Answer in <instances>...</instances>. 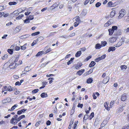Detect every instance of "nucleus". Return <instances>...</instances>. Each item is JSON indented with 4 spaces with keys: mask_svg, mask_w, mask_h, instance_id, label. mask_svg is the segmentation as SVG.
<instances>
[{
    "mask_svg": "<svg viewBox=\"0 0 129 129\" xmlns=\"http://www.w3.org/2000/svg\"><path fill=\"white\" fill-rule=\"evenodd\" d=\"M120 15L118 16L119 18H122L125 14V11L123 9L121 10L119 12Z\"/></svg>",
    "mask_w": 129,
    "mask_h": 129,
    "instance_id": "f257e3e1",
    "label": "nucleus"
},
{
    "mask_svg": "<svg viewBox=\"0 0 129 129\" xmlns=\"http://www.w3.org/2000/svg\"><path fill=\"white\" fill-rule=\"evenodd\" d=\"M87 13V10L86 9H84L80 14V16L81 17H82L83 16H84L86 15Z\"/></svg>",
    "mask_w": 129,
    "mask_h": 129,
    "instance_id": "f03ea898",
    "label": "nucleus"
},
{
    "mask_svg": "<svg viewBox=\"0 0 129 129\" xmlns=\"http://www.w3.org/2000/svg\"><path fill=\"white\" fill-rule=\"evenodd\" d=\"M48 46H47L44 48L45 50H46L44 52V54H46L48 53L52 50L51 48H48Z\"/></svg>",
    "mask_w": 129,
    "mask_h": 129,
    "instance_id": "7ed1b4c3",
    "label": "nucleus"
},
{
    "mask_svg": "<svg viewBox=\"0 0 129 129\" xmlns=\"http://www.w3.org/2000/svg\"><path fill=\"white\" fill-rule=\"evenodd\" d=\"M126 95L127 94L126 93H124L122 95L121 98V100L122 101H124L126 100Z\"/></svg>",
    "mask_w": 129,
    "mask_h": 129,
    "instance_id": "20e7f679",
    "label": "nucleus"
},
{
    "mask_svg": "<svg viewBox=\"0 0 129 129\" xmlns=\"http://www.w3.org/2000/svg\"><path fill=\"white\" fill-rule=\"evenodd\" d=\"M109 77H107L104 79V80L102 81V82L104 84H106L109 81Z\"/></svg>",
    "mask_w": 129,
    "mask_h": 129,
    "instance_id": "39448f33",
    "label": "nucleus"
},
{
    "mask_svg": "<svg viewBox=\"0 0 129 129\" xmlns=\"http://www.w3.org/2000/svg\"><path fill=\"white\" fill-rule=\"evenodd\" d=\"M84 71L85 70L84 69H81L78 71L77 72L76 74L80 76L84 72Z\"/></svg>",
    "mask_w": 129,
    "mask_h": 129,
    "instance_id": "423d86ee",
    "label": "nucleus"
},
{
    "mask_svg": "<svg viewBox=\"0 0 129 129\" xmlns=\"http://www.w3.org/2000/svg\"><path fill=\"white\" fill-rule=\"evenodd\" d=\"M21 9V8H19L18 10H15L14 11L12 14L16 16H18L19 13H18V10H19Z\"/></svg>",
    "mask_w": 129,
    "mask_h": 129,
    "instance_id": "0eeeda50",
    "label": "nucleus"
},
{
    "mask_svg": "<svg viewBox=\"0 0 129 129\" xmlns=\"http://www.w3.org/2000/svg\"><path fill=\"white\" fill-rule=\"evenodd\" d=\"M115 49V48L114 47H109L108 51L109 52L111 51H114Z\"/></svg>",
    "mask_w": 129,
    "mask_h": 129,
    "instance_id": "6e6552de",
    "label": "nucleus"
},
{
    "mask_svg": "<svg viewBox=\"0 0 129 129\" xmlns=\"http://www.w3.org/2000/svg\"><path fill=\"white\" fill-rule=\"evenodd\" d=\"M58 6V4L56 3H55L54 4H53L52 6H51L50 7V8L51 9H53L55 8Z\"/></svg>",
    "mask_w": 129,
    "mask_h": 129,
    "instance_id": "1a4fd4ad",
    "label": "nucleus"
},
{
    "mask_svg": "<svg viewBox=\"0 0 129 129\" xmlns=\"http://www.w3.org/2000/svg\"><path fill=\"white\" fill-rule=\"evenodd\" d=\"M41 96L43 98H46L48 96V95L46 93L43 92L41 94Z\"/></svg>",
    "mask_w": 129,
    "mask_h": 129,
    "instance_id": "9d476101",
    "label": "nucleus"
},
{
    "mask_svg": "<svg viewBox=\"0 0 129 129\" xmlns=\"http://www.w3.org/2000/svg\"><path fill=\"white\" fill-rule=\"evenodd\" d=\"M116 40V37H112L110 39V41L111 43H113L115 42Z\"/></svg>",
    "mask_w": 129,
    "mask_h": 129,
    "instance_id": "9b49d317",
    "label": "nucleus"
},
{
    "mask_svg": "<svg viewBox=\"0 0 129 129\" xmlns=\"http://www.w3.org/2000/svg\"><path fill=\"white\" fill-rule=\"evenodd\" d=\"M95 64L96 63L95 62L93 61H92L89 64V66L90 67H92L94 66L95 65Z\"/></svg>",
    "mask_w": 129,
    "mask_h": 129,
    "instance_id": "f8f14e48",
    "label": "nucleus"
},
{
    "mask_svg": "<svg viewBox=\"0 0 129 129\" xmlns=\"http://www.w3.org/2000/svg\"><path fill=\"white\" fill-rule=\"evenodd\" d=\"M110 21L111 20L108 21L106 23H105L104 24V26L107 27L109 26L111 24V22Z\"/></svg>",
    "mask_w": 129,
    "mask_h": 129,
    "instance_id": "ddd939ff",
    "label": "nucleus"
},
{
    "mask_svg": "<svg viewBox=\"0 0 129 129\" xmlns=\"http://www.w3.org/2000/svg\"><path fill=\"white\" fill-rule=\"evenodd\" d=\"M44 53V52L43 51H42L39 52L36 54V56H41Z\"/></svg>",
    "mask_w": 129,
    "mask_h": 129,
    "instance_id": "4468645a",
    "label": "nucleus"
},
{
    "mask_svg": "<svg viewBox=\"0 0 129 129\" xmlns=\"http://www.w3.org/2000/svg\"><path fill=\"white\" fill-rule=\"evenodd\" d=\"M25 117V116L24 115H22L20 116L18 118L17 121H20L22 119Z\"/></svg>",
    "mask_w": 129,
    "mask_h": 129,
    "instance_id": "2eb2a0df",
    "label": "nucleus"
},
{
    "mask_svg": "<svg viewBox=\"0 0 129 129\" xmlns=\"http://www.w3.org/2000/svg\"><path fill=\"white\" fill-rule=\"evenodd\" d=\"M18 106V105L17 104L14 105L12 107V108L10 109H9L8 111H11L15 109V108L16 107H17Z\"/></svg>",
    "mask_w": 129,
    "mask_h": 129,
    "instance_id": "dca6fc26",
    "label": "nucleus"
},
{
    "mask_svg": "<svg viewBox=\"0 0 129 129\" xmlns=\"http://www.w3.org/2000/svg\"><path fill=\"white\" fill-rule=\"evenodd\" d=\"M81 54V51H79L77 52L75 54V56L77 57H79Z\"/></svg>",
    "mask_w": 129,
    "mask_h": 129,
    "instance_id": "f3484780",
    "label": "nucleus"
},
{
    "mask_svg": "<svg viewBox=\"0 0 129 129\" xmlns=\"http://www.w3.org/2000/svg\"><path fill=\"white\" fill-rule=\"evenodd\" d=\"M93 81L92 78H89L87 80V82L88 83H90L92 82Z\"/></svg>",
    "mask_w": 129,
    "mask_h": 129,
    "instance_id": "a211bd4d",
    "label": "nucleus"
},
{
    "mask_svg": "<svg viewBox=\"0 0 129 129\" xmlns=\"http://www.w3.org/2000/svg\"><path fill=\"white\" fill-rule=\"evenodd\" d=\"M108 104L107 103H105L104 104V106L105 108L108 110L109 111L110 110V108L108 107Z\"/></svg>",
    "mask_w": 129,
    "mask_h": 129,
    "instance_id": "6ab92c4d",
    "label": "nucleus"
},
{
    "mask_svg": "<svg viewBox=\"0 0 129 129\" xmlns=\"http://www.w3.org/2000/svg\"><path fill=\"white\" fill-rule=\"evenodd\" d=\"M102 47V46L100 45L99 44H96L95 46V48L96 49H100L101 47Z\"/></svg>",
    "mask_w": 129,
    "mask_h": 129,
    "instance_id": "aec40b11",
    "label": "nucleus"
},
{
    "mask_svg": "<svg viewBox=\"0 0 129 129\" xmlns=\"http://www.w3.org/2000/svg\"><path fill=\"white\" fill-rule=\"evenodd\" d=\"M123 44V43H122L121 42H119L118 43L114 45V46L116 47H119L121 46L122 44Z\"/></svg>",
    "mask_w": 129,
    "mask_h": 129,
    "instance_id": "412c9836",
    "label": "nucleus"
},
{
    "mask_svg": "<svg viewBox=\"0 0 129 129\" xmlns=\"http://www.w3.org/2000/svg\"><path fill=\"white\" fill-rule=\"evenodd\" d=\"M108 31L109 33V35H112L113 33L114 32V31L111 29H108Z\"/></svg>",
    "mask_w": 129,
    "mask_h": 129,
    "instance_id": "4be33fe9",
    "label": "nucleus"
},
{
    "mask_svg": "<svg viewBox=\"0 0 129 129\" xmlns=\"http://www.w3.org/2000/svg\"><path fill=\"white\" fill-rule=\"evenodd\" d=\"M13 49H8L7 51L10 54H12L13 53Z\"/></svg>",
    "mask_w": 129,
    "mask_h": 129,
    "instance_id": "5701e85b",
    "label": "nucleus"
},
{
    "mask_svg": "<svg viewBox=\"0 0 129 129\" xmlns=\"http://www.w3.org/2000/svg\"><path fill=\"white\" fill-rule=\"evenodd\" d=\"M82 65V63H79L77 64L76 66L75 67V68L76 69H77L81 67Z\"/></svg>",
    "mask_w": 129,
    "mask_h": 129,
    "instance_id": "b1692460",
    "label": "nucleus"
},
{
    "mask_svg": "<svg viewBox=\"0 0 129 129\" xmlns=\"http://www.w3.org/2000/svg\"><path fill=\"white\" fill-rule=\"evenodd\" d=\"M43 37H42L41 36L38 38L36 40L38 42V41H41L43 39Z\"/></svg>",
    "mask_w": 129,
    "mask_h": 129,
    "instance_id": "393cba45",
    "label": "nucleus"
},
{
    "mask_svg": "<svg viewBox=\"0 0 129 129\" xmlns=\"http://www.w3.org/2000/svg\"><path fill=\"white\" fill-rule=\"evenodd\" d=\"M17 4V3L15 2H10L9 3V4L10 6L16 5Z\"/></svg>",
    "mask_w": 129,
    "mask_h": 129,
    "instance_id": "a878e982",
    "label": "nucleus"
},
{
    "mask_svg": "<svg viewBox=\"0 0 129 129\" xmlns=\"http://www.w3.org/2000/svg\"><path fill=\"white\" fill-rule=\"evenodd\" d=\"M77 18L76 19L75 21L76 22H77L78 23H80L81 22V20L79 18V16H76Z\"/></svg>",
    "mask_w": 129,
    "mask_h": 129,
    "instance_id": "bb28decb",
    "label": "nucleus"
},
{
    "mask_svg": "<svg viewBox=\"0 0 129 129\" xmlns=\"http://www.w3.org/2000/svg\"><path fill=\"white\" fill-rule=\"evenodd\" d=\"M107 43L106 41H102L101 42V46H104L107 44Z\"/></svg>",
    "mask_w": 129,
    "mask_h": 129,
    "instance_id": "cd10ccee",
    "label": "nucleus"
},
{
    "mask_svg": "<svg viewBox=\"0 0 129 129\" xmlns=\"http://www.w3.org/2000/svg\"><path fill=\"white\" fill-rule=\"evenodd\" d=\"M30 67L27 66L25 69L24 70V71H26V72H28L30 70H31V69H29V68Z\"/></svg>",
    "mask_w": 129,
    "mask_h": 129,
    "instance_id": "c85d7f7f",
    "label": "nucleus"
},
{
    "mask_svg": "<svg viewBox=\"0 0 129 129\" xmlns=\"http://www.w3.org/2000/svg\"><path fill=\"white\" fill-rule=\"evenodd\" d=\"M114 12L115 11H113L111 12L110 15V16L111 17H112L114 16L115 14Z\"/></svg>",
    "mask_w": 129,
    "mask_h": 129,
    "instance_id": "c756f323",
    "label": "nucleus"
},
{
    "mask_svg": "<svg viewBox=\"0 0 129 129\" xmlns=\"http://www.w3.org/2000/svg\"><path fill=\"white\" fill-rule=\"evenodd\" d=\"M30 35L28 34H26L25 35H23L21 37V38H26L28 37H29Z\"/></svg>",
    "mask_w": 129,
    "mask_h": 129,
    "instance_id": "7c9ffc66",
    "label": "nucleus"
},
{
    "mask_svg": "<svg viewBox=\"0 0 129 129\" xmlns=\"http://www.w3.org/2000/svg\"><path fill=\"white\" fill-rule=\"evenodd\" d=\"M107 122V120H105L104 121H103V122L101 124V125H102L103 124H104V125H103V126L101 125V126L103 127L105 126V125L106 124Z\"/></svg>",
    "mask_w": 129,
    "mask_h": 129,
    "instance_id": "2f4dec72",
    "label": "nucleus"
},
{
    "mask_svg": "<svg viewBox=\"0 0 129 129\" xmlns=\"http://www.w3.org/2000/svg\"><path fill=\"white\" fill-rule=\"evenodd\" d=\"M14 64V63H13L9 65V67H10V68L11 69H15V66H13Z\"/></svg>",
    "mask_w": 129,
    "mask_h": 129,
    "instance_id": "473e14b6",
    "label": "nucleus"
},
{
    "mask_svg": "<svg viewBox=\"0 0 129 129\" xmlns=\"http://www.w3.org/2000/svg\"><path fill=\"white\" fill-rule=\"evenodd\" d=\"M23 16H24L22 14L20 15V16H18V17H16V19L17 20L19 19H21L22 17H23Z\"/></svg>",
    "mask_w": 129,
    "mask_h": 129,
    "instance_id": "72a5a7b5",
    "label": "nucleus"
},
{
    "mask_svg": "<svg viewBox=\"0 0 129 129\" xmlns=\"http://www.w3.org/2000/svg\"><path fill=\"white\" fill-rule=\"evenodd\" d=\"M40 33V32L39 31H38L32 34L31 35L32 36L37 35H39Z\"/></svg>",
    "mask_w": 129,
    "mask_h": 129,
    "instance_id": "f704fd0d",
    "label": "nucleus"
},
{
    "mask_svg": "<svg viewBox=\"0 0 129 129\" xmlns=\"http://www.w3.org/2000/svg\"><path fill=\"white\" fill-rule=\"evenodd\" d=\"M13 90L12 88L10 86H9L7 88V90L9 91H11Z\"/></svg>",
    "mask_w": 129,
    "mask_h": 129,
    "instance_id": "c9c22d12",
    "label": "nucleus"
},
{
    "mask_svg": "<svg viewBox=\"0 0 129 129\" xmlns=\"http://www.w3.org/2000/svg\"><path fill=\"white\" fill-rule=\"evenodd\" d=\"M123 110V107L121 106V107H120L118 108V112H122Z\"/></svg>",
    "mask_w": 129,
    "mask_h": 129,
    "instance_id": "e433bc0d",
    "label": "nucleus"
},
{
    "mask_svg": "<svg viewBox=\"0 0 129 129\" xmlns=\"http://www.w3.org/2000/svg\"><path fill=\"white\" fill-rule=\"evenodd\" d=\"M14 120H15L13 117L11 119L10 121L11 123L12 124H13L14 125L16 124L15 122L14 121Z\"/></svg>",
    "mask_w": 129,
    "mask_h": 129,
    "instance_id": "4c0bfd02",
    "label": "nucleus"
},
{
    "mask_svg": "<svg viewBox=\"0 0 129 129\" xmlns=\"http://www.w3.org/2000/svg\"><path fill=\"white\" fill-rule=\"evenodd\" d=\"M120 68L122 70L123 69H126L127 68V67L125 65H123L121 66H120Z\"/></svg>",
    "mask_w": 129,
    "mask_h": 129,
    "instance_id": "58836bf2",
    "label": "nucleus"
},
{
    "mask_svg": "<svg viewBox=\"0 0 129 129\" xmlns=\"http://www.w3.org/2000/svg\"><path fill=\"white\" fill-rule=\"evenodd\" d=\"M37 42H38L36 40H35L34 41L33 43L31 44V46H33L34 45L36 44Z\"/></svg>",
    "mask_w": 129,
    "mask_h": 129,
    "instance_id": "ea45409f",
    "label": "nucleus"
},
{
    "mask_svg": "<svg viewBox=\"0 0 129 129\" xmlns=\"http://www.w3.org/2000/svg\"><path fill=\"white\" fill-rule=\"evenodd\" d=\"M39 90V89H35L32 91V93H37Z\"/></svg>",
    "mask_w": 129,
    "mask_h": 129,
    "instance_id": "a19ab883",
    "label": "nucleus"
},
{
    "mask_svg": "<svg viewBox=\"0 0 129 129\" xmlns=\"http://www.w3.org/2000/svg\"><path fill=\"white\" fill-rule=\"evenodd\" d=\"M28 18H26L24 20V22L26 23H28L30 22Z\"/></svg>",
    "mask_w": 129,
    "mask_h": 129,
    "instance_id": "79ce46f5",
    "label": "nucleus"
},
{
    "mask_svg": "<svg viewBox=\"0 0 129 129\" xmlns=\"http://www.w3.org/2000/svg\"><path fill=\"white\" fill-rule=\"evenodd\" d=\"M115 102L114 101H111L110 104V106L111 108H112L114 104V103Z\"/></svg>",
    "mask_w": 129,
    "mask_h": 129,
    "instance_id": "37998d69",
    "label": "nucleus"
},
{
    "mask_svg": "<svg viewBox=\"0 0 129 129\" xmlns=\"http://www.w3.org/2000/svg\"><path fill=\"white\" fill-rule=\"evenodd\" d=\"M94 113L93 112L91 113L90 115L89 116V117L90 118L89 119L90 120H91L93 117Z\"/></svg>",
    "mask_w": 129,
    "mask_h": 129,
    "instance_id": "c03bdc74",
    "label": "nucleus"
},
{
    "mask_svg": "<svg viewBox=\"0 0 129 129\" xmlns=\"http://www.w3.org/2000/svg\"><path fill=\"white\" fill-rule=\"evenodd\" d=\"M117 28V27L116 26H112L111 28L114 31V30H116Z\"/></svg>",
    "mask_w": 129,
    "mask_h": 129,
    "instance_id": "a18cd8bd",
    "label": "nucleus"
},
{
    "mask_svg": "<svg viewBox=\"0 0 129 129\" xmlns=\"http://www.w3.org/2000/svg\"><path fill=\"white\" fill-rule=\"evenodd\" d=\"M101 5V3L100 2H98L95 4V6L96 7H98Z\"/></svg>",
    "mask_w": 129,
    "mask_h": 129,
    "instance_id": "49530a36",
    "label": "nucleus"
},
{
    "mask_svg": "<svg viewBox=\"0 0 129 129\" xmlns=\"http://www.w3.org/2000/svg\"><path fill=\"white\" fill-rule=\"evenodd\" d=\"M109 7H111L113 6H112L113 3L112 2H109L108 4Z\"/></svg>",
    "mask_w": 129,
    "mask_h": 129,
    "instance_id": "de8ad7c7",
    "label": "nucleus"
},
{
    "mask_svg": "<svg viewBox=\"0 0 129 129\" xmlns=\"http://www.w3.org/2000/svg\"><path fill=\"white\" fill-rule=\"evenodd\" d=\"M106 56V54H104L102 55L101 57H99L100 58L101 60L105 58Z\"/></svg>",
    "mask_w": 129,
    "mask_h": 129,
    "instance_id": "09e8293b",
    "label": "nucleus"
},
{
    "mask_svg": "<svg viewBox=\"0 0 129 129\" xmlns=\"http://www.w3.org/2000/svg\"><path fill=\"white\" fill-rule=\"evenodd\" d=\"M8 57V55L7 54H5L4 56L2 57V59L4 60L6 59Z\"/></svg>",
    "mask_w": 129,
    "mask_h": 129,
    "instance_id": "8fccbe9b",
    "label": "nucleus"
},
{
    "mask_svg": "<svg viewBox=\"0 0 129 129\" xmlns=\"http://www.w3.org/2000/svg\"><path fill=\"white\" fill-rule=\"evenodd\" d=\"M88 115H87V114L85 115L84 117L83 118V120H86L88 119Z\"/></svg>",
    "mask_w": 129,
    "mask_h": 129,
    "instance_id": "3c124183",
    "label": "nucleus"
},
{
    "mask_svg": "<svg viewBox=\"0 0 129 129\" xmlns=\"http://www.w3.org/2000/svg\"><path fill=\"white\" fill-rule=\"evenodd\" d=\"M29 20H32L34 18L33 17V15H30L29 16V17L28 18Z\"/></svg>",
    "mask_w": 129,
    "mask_h": 129,
    "instance_id": "603ef678",
    "label": "nucleus"
},
{
    "mask_svg": "<svg viewBox=\"0 0 129 129\" xmlns=\"http://www.w3.org/2000/svg\"><path fill=\"white\" fill-rule=\"evenodd\" d=\"M20 49V48L18 46H16L15 47V48L14 49V50H15L16 51H18Z\"/></svg>",
    "mask_w": 129,
    "mask_h": 129,
    "instance_id": "864d4df0",
    "label": "nucleus"
},
{
    "mask_svg": "<svg viewBox=\"0 0 129 129\" xmlns=\"http://www.w3.org/2000/svg\"><path fill=\"white\" fill-rule=\"evenodd\" d=\"M122 129H129V125L124 126L122 128Z\"/></svg>",
    "mask_w": 129,
    "mask_h": 129,
    "instance_id": "5fc2aeb1",
    "label": "nucleus"
},
{
    "mask_svg": "<svg viewBox=\"0 0 129 129\" xmlns=\"http://www.w3.org/2000/svg\"><path fill=\"white\" fill-rule=\"evenodd\" d=\"M75 35V33H73L71 34L69 36H68V37H71L74 36Z\"/></svg>",
    "mask_w": 129,
    "mask_h": 129,
    "instance_id": "6e6d98bb",
    "label": "nucleus"
},
{
    "mask_svg": "<svg viewBox=\"0 0 129 129\" xmlns=\"http://www.w3.org/2000/svg\"><path fill=\"white\" fill-rule=\"evenodd\" d=\"M83 105L82 104H80V103H79L77 107H80L81 108H82L83 107Z\"/></svg>",
    "mask_w": 129,
    "mask_h": 129,
    "instance_id": "4d7b16f0",
    "label": "nucleus"
},
{
    "mask_svg": "<svg viewBox=\"0 0 129 129\" xmlns=\"http://www.w3.org/2000/svg\"><path fill=\"white\" fill-rule=\"evenodd\" d=\"M100 60H101V59H100V58L99 57L95 59L94 60H95V61L98 62Z\"/></svg>",
    "mask_w": 129,
    "mask_h": 129,
    "instance_id": "13d9d810",
    "label": "nucleus"
},
{
    "mask_svg": "<svg viewBox=\"0 0 129 129\" xmlns=\"http://www.w3.org/2000/svg\"><path fill=\"white\" fill-rule=\"evenodd\" d=\"M18 117V115H15L13 116V118L15 119V120L17 121V118Z\"/></svg>",
    "mask_w": 129,
    "mask_h": 129,
    "instance_id": "bf43d9fd",
    "label": "nucleus"
},
{
    "mask_svg": "<svg viewBox=\"0 0 129 129\" xmlns=\"http://www.w3.org/2000/svg\"><path fill=\"white\" fill-rule=\"evenodd\" d=\"M19 59V55H18V56H17V57L15 59V60L14 61V62L15 63L17 62L18 60Z\"/></svg>",
    "mask_w": 129,
    "mask_h": 129,
    "instance_id": "052dcab7",
    "label": "nucleus"
},
{
    "mask_svg": "<svg viewBox=\"0 0 129 129\" xmlns=\"http://www.w3.org/2000/svg\"><path fill=\"white\" fill-rule=\"evenodd\" d=\"M51 123V121L49 120H48L46 122V124L47 125H50Z\"/></svg>",
    "mask_w": 129,
    "mask_h": 129,
    "instance_id": "680f3d73",
    "label": "nucleus"
},
{
    "mask_svg": "<svg viewBox=\"0 0 129 129\" xmlns=\"http://www.w3.org/2000/svg\"><path fill=\"white\" fill-rule=\"evenodd\" d=\"M125 38L123 37L122 38H121V42L122 43H123V42L125 41Z\"/></svg>",
    "mask_w": 129,
    "mask_h": 129,
    "instance_id": "e2e57ef3",
    "label": "nucleus"
},
{
    "mask_svg": "<svg viewBox=\"0 0 129 129\" xmlns=\"http://www.w3.org/2000/svg\"><path fill=\"white\" fill-rule=\"evenodd\" d=\"M68 8L69 11L70 12H71V9L72 8V6L70 5H69L68 6Z\"/></svg>",
    "mask_w": 129,
    "mask_h": 129,
    "instance_id": "0e129e2a",
    "label": "nucleus"
},
{
    "mask_svg": "<svg viewBox=\"0 0 129 129\" xmlns=\"http://www.w3.org/2000/svg\"><path fill=\"white\" fill-rule=\"evenodd\" d=\"M79 23L76 22H75L74 23V26L75 27H77Z\"/></svg>",
    "mask_w": 129,
    "mask_h": 129,
    "instance_id": "69168bd1",
    "label": "nucleus"
},
{
    "mask_svg": "<svg viewBox=\"0 0 129 129\" xmlns=\"http://www.w3.org/2000/svg\"><path fill=\"white\" fill-rule=\"evenodd\" d=\"M21 84V83L19 81L15 83V85H19V86Z\"/></svg>",
    "mask_w": 129,
    "mask_h": 129,
    "instance_id": "338daca9",
    "label": "nucleus"
},
{
    "mask_svg": "<svg viewBox=\"0 0 129 129\" xmlns=\"http://www.w3.org/2000/svg\"><path fill=\"white\" fill-rule=\"evenodd\" d=\"M26 48V47L24 46V45L21 46V50H24Z\"/></svg>",
    "mask_w": 129,
    "mask_h": 129,
    "instance_id": "774afa93",
    "label": "nucleus"
}]
</instances>
